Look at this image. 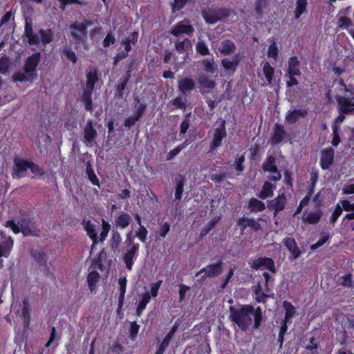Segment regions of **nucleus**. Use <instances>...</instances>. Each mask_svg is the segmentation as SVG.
<instances>
[{
    "label": "nucleus",
    "mask_w": 354,
    "mask_h": 354,
    "mask_svg": "<svg viewBox=\"0 0 354 354\" xmlns=\"http://www.w3.org/2000/svg\"><path fill=\"white\" fill-rule=\"evenodd\" d=\"M116 41L114 35L109 32L106 34V37L103 39L102 45L104 48H108L111 45H113Z\"/></svg>",
    "instance_id": "774afa93"
},
{
    "label": "nucleus",
    "mask_w": 354,
    "mask_h": 354,
    "mask_svg": "<svg viewBox=\"0 0 354 354\" xmlns=\"http://www.w3.org/2000/svg\"><path fill=\"white\" fill-rule=\"evenodd\" d=\"M308 0H297L295 3V10L294 11V17L296 20L299 19L301 16L306 12Z\"/></svg>",
    "instance_id": "4c0bfd02"
},
{
    "label": "nucleus",
    "mask_w": 354,
    "mask_h": 354,
    "mask_svg": "<svg viewBox=\"0 0 354 354\" xmlns=\"http://www.w3.org/2000/svg\"><path fill=\"white\" fill-rule=\"evenodd\" d=\"M353 23L351 19L346 16L340 17L338 19V26L341 29H348V27L352 26Z\"/></svg>",
    "instance_id": "69168bd1"
},
{
    "label": "nucleus",
    "mask_w": 354,
    "mask_h": 354,
    "mask_svg": "<svg viewBox=\"0 0 354 354\" xmlns=\"http://www.w3.org/2000/svg\"><path fill=\"white\" fill-rule=\"evenodd\" d=\"M192 43L189 38H185L183 41H178L175 43V49L179 54L192 50Z\"/></svg>",
    "instance_id": "e433bc0d"
},
{
    "label": "nucleus",
    "mask_w": 354,
    "mask_h": 354,
    "mask_svg": "<svg viewBox=\"0 0 354 354\" xmlns=\"http://www.w3.org/2000/svg\"><path fill=\"white\" fill-rule=\"evenodd\" d=\"M31 257L37 262L39 267L45 268L48 270L47 265L48 256L41 249H32L30 251Z\"/></svg>",
    "instance_id": "4be33fe9"
},
{
    "label": "nucleus",
    "mask_w": 354,
    "mask_h": 354,
    "mask_svg": "<svg viewBox=\"0 0 354 354\" xmlns=\"http://www.w3.org/2000/svg\"><path fill=\"white\" fill-rule=\"evenodd\" d=\"M88 25V21L80 23L75 21L69 26L71 30L70 35L75 40V48L76 50H77L80 44L86 42L87 39V27Z\"/></svg>",
    "instance_id": "39448f33"
},
{
    "label": "nucleus",
    "mask_w": 354,
    "mask_h": 354,
    "mask_svg": "<svg viewBox=\"0 0 354 354\" xmlns=\"http://www.w3.org/2000/svg\"><path fill=\"white\" fill-rule=\"evenodd\" d=\"M251 267L256 270H268L272 273H275L277 272L274 260L272 258L266 257H261L254 259Z\"/></svg>",
    "instance_id": "f8f14e48"
},
{
    "label": "nucleus",
    "mask_w": 354,
    "mask_h": 354,
    "mask_svg": "<svg viewBox=\"0 0 354 354\" xmlns=\"http://www.w3.org/2000/svg\"><path fill=\"white\" fill-rule=\"evenodd\" d=\"M283 245L292 254L294 259H297L301 254L297 243L294 238L286 237L283 241Z\"/></svg>",
    "instance_id": "393cba45"
},
{
    "label": "nucleus",
    "mask_w": 354,
    "mask_h": 354,
    "mask_svg": "<svg viewBox=\"0 0 354 354\" xmlns=\"http://www.w3.org/2000/svg\"><path fill=\"white\" fill-rule=\"evenodd\" d=\"M187 100L185 97H177L172 100V104L177 109L185 110Z\"/></svg>",
    "instance_id": "338daca9"
},
{
    "label": "nucleus",
    "mask_w": 354,
    "mask_h": 354,
    "mask_svg": "<svg viewBox=\"0 0 354 354\" xmlns=\"http://www.w3.org/2000/svg\"><path fill=\"white\" fill-rule=\"evenodd\" d=\"M194 32L193 26L190 24L189 20H183L176 24L171 29L170 33L175 36L178 37L180 35H191Z\"/></svg>",
    "instance_id": "4468645a"
},
{
    "label": "nucleus",
    "mask_w": 354,
    "mask_h": 354,
    "mask_svg": "<svg viewBox=\"0 0 354 354\" xmlns=\"http://www.w3.org/2000/svg\"><path fill=\"white\" fill-rule=\"evenodd\" d=\"M336 101L339 111L343 113H351L354 111V97H346L344 96L337 95Z\"/></svg>",
    "instance_id": "2eb2a0df"
},
{
    "label": "nucleus",
    "mask_w": 354,
    "mask_h": 354,
    "mask_svg": "<svg viewBox=\"0 0 354 354\" xmlns=\"http://www.w3.org/2000/svg\"><path fill=\"white\" fill-rule=\"evenodd\" d=\"M24 36L27 39L29 46H37L39 44L44 47L50 44L54 39V32L52 28H41L38 34L33 31L32 24L30 19L26 18L24 26Z\"/></svg>",
    "instance_id": "f03ea898"
},
{
    "label": "nucleus",
    "mask_w": 354,
    "mask_h": 354,
    "mask_svg": "<svg viewBox=\"0 0 354 354\" xmlns=\"http://www.w3.org/2000/svg\"><path fill=\"white\" fill-rule=\"evenodd\" d=\"M236 224L241 231H243L248 227L252 228L254 232H259L261 230V226L258 221L245 216L239 218Z\"/></svg>",
    "instance_id": "5701e85b"
},
{
    "label": "nucleus",
    "mask_w": 354,
    "mask_h": 354,
    "mask_svg": "<svg viewBox=\"0 0 354 354\" xmlns=\"http://www.w3.org/2000/svg\"><path fill=\"white\" fill-rule=\"evenodd\" d=\"M0 236L3 239L0 242V257H8L14 245V240L11 236H7L2 231L0 232Z\"/></svg>",
    "instance_id": "a211bd4d"
},
{
    "label": "nucleus",
    "mask_w": 354,
    "mask_h": 354,
    "mask_svg": "<svg viewBox=\"0 0 354 354\" xmlns=\"http://www.w3.org/2000/svg\"><path fill=\"white\" fill-rule=\"evenodd\" d=\"M342 208L339 203H338L335 206L334 211L330 217V219H329L330 224H331L333 226H334L335 223L337 222L338 218L342 215Z\"/></svg>",
    "instance_id": "603ef678"
},
{
    "label": "nucleus",
    "mask_w": 354,
    "mask_h": 354,
    "mask_svg": "<svg viewBox=\"0 0 354 354\" xmlns=\"http://www.w3.org/2000/svg\"><path fill=\"white\" fill-rule=\"evenodd\" d=\"M262 169L265 172L273 174L272 176L269 177L270 180L277 182L281 179V173L277 166L276 158L274 156L270 155L267 156L262 164Z\"/></svg>",
    "instance_id": "6e6552de"
},
{
    "label": "nucleus",
    "mask_w": 354,
    "mask_h": 354,
    "mask_svg": "<svg viewBox=\"0 0 354 354\" xmlns=\"http://www.w3.org/2000/svg\"><path fill=\"white\" fill-rule=\"evenodd\" d=\"M148 233V230L144 225H140L138 230L136 231L135 236L142 243H146Z\"/></svg>",
    "instance_id": "5fc2aeb1"
},
{
    "label": "nucleus",
    "mask_w": 354,
    "mask_h": 354,
    "mask_svg": "<svg viewBox=\"0 0 354 354\" xmlns=\"http://www.w3.org/2000/svg\"><path fill=\"white\" fill-rule=\"evenodd\" d=\"M62 59L70 61L73 64H75L77 62V57L74 50H73L70 47L64 48L61 53Z\"/></svg>",
    "instance_id": "58836bf2"
},
{
    "label": "nucleus",
    "mask_w": 354,
    "mask_h": 354,
    "mask_svg": "<svg viewBox=\"0 0 354 354\" xmlns=\"http://www.w3.org/2000/svg\"><path fill=\"white\" fill-rule=\"evenodd\" d=\"M178 326L179 325L177 322H176L172 326L170 330L168 332V333L164 337L162 343L158 346V348L156 352V354H163L165 353L166 348L169 346L170 341L174 337L176 332L177 331Z\"/></svg>",
    "instance_id": "b1692460"
},
{
    "label": "nucleus",
    "mask_w": 354,
    "mask_h": 354,
    "mask_svg": "<svg viewBox=\"0 0 354 354\" xmlns=\"http://www.w3.org/2000/svg\"><path fill=\"white\" fill-rule=\"evenodd\" d=\"M335 150L329 147L320 152L319 165L322 169L328 170L334 163Z\"/></svg>",
    "instance_id": "ddd939ff"
},
{
    "label": "nucleus",
    "mask_w": 354,
    "mask_h": 354,
    "mask_svg": "<svg viewBox=\"0 0 354 354\" xmlns=\"http://www.w3.org/2000/svg\"><path fill=\"white\" fill-rule=\"evenodd\" d=\"M97 131L94 129L93 121L88 120L86 122V127L84 131V138L86 142H91L97 137Z\"/></svg>",
    "instance_id": "cd10ccee"
},
{
    "label": "nucleus",
    "mask_w": 354,
    "mask_h": 354,
    "mask_svg": "<svg viewBox=\"0 0 354 354\" xmlns=\"http://www.w3.org/2000/svg\"><path fill=\"white\" fill-rule=\"evenodd\" d=\"M250 160L255 161L259 158L260 147L257 144H254L250 148Z\"/></svg>",
    "instance_id": "e2e57ef3"
},
{
    "label": "nucleus",
    "mask_w": 354,
    "mask_h": 354,
    "mask_svg": "<svg viewBox=\"0 0 354 354\" xmlns=\"http://www.w3.org/2000/svg\"><path fill=\"white\" fill-rule=\"evenodd\" d=\"M276 188L275 185L270 181L263 183L261 191L257 194V196L261 199H266L273 196V192Z\"/></svg>",
    "instance_id": "c756f323"
},
{
    "label": "nucleus",
    "mask_w": 354,
    "mask_h": 354,
    "mask_svg": "<svg viewBox=\"0 0 354 354\" xmlns=\"http://www.w3.org/2000/svg\"><path fill=\"white\" fill-rule=\"evenodd\" d=\"M86 174L88 176V180L93 185H97L100 187L99 179L95 175V171L93 169L91 162L90 161H87L86 162Z\"/></svg>",
    "instance_id": "a19ab883"
},
{
    "label": "nucleus",
    "mask_w": 354,
    "mask_h": 354,
    "mask_svg": "<svg viewBox=\"0 0 354 354\" xmlns=\"http://www.w3.org/2000/svg\"><path fill=\"white\" fill-rule=\"evenodd\" d=\"M286 74L295 75L297 77L301 75L300 62L297 56H292L288 60V68Z\"/></svg>",
    "instance_id": "a878e982"
},
{
    "label": "nucleus",
    "mask_w": 354,
    "mask_h": 354,
    "mask_svg": "<svg viewBox=\"0 0 354 354\" xmlns=\"http://www.w3.org/2000/svg\"><path fill=\"white\" fill-rule=\"evenodd\" d=\"M41 53L36 52L26 59L23 69L25 73L28 75L30 79L37 78V67L41 62Z\"/></svg>",
    "instance_id": "0eeeda50"
},
{
    "label": "nucleus",
    "mask_w": 354,
    "mask_h": 354,
    "mask_svg": "<svg viewBox=\"0 0 354 354\" xmlns=\"http://www.w3.org/2000/svg\"><path fill=\"white\" fill-rule=\"evenodd\" d=\"M219 220L220 217H215L211 219L208 224L201 230L200 238L205 237L215 227Z\"/></svg>",
    "instance_id": "49530a36"
},
{
    "label": "nucleus",
    "mask_w": 354,
    "mask_h": 354,
    "mask_svg": "<svg viewBox=\"0 0 354 354\" xmlns=\"http://www.w3.org/2000/svg\"><path fill=\"white\" fill-rule=\"evenodd\" d=\"M99 80L97 70L95 67H90L86 73V84L83 88L80 101L87 111L94 109L92 95L95 85Z\"/></svg>",
    "instance_id": "7ed1b4c3"
},
{
    "label": "nucleus",
    "mask_w": 354,
    "mask_h": 354,
    "mask_svg": "<svg viewBox=\"0 0 354 354\" xmlns=\"http://www.w3.org/2000/svg\"><path fill=\"white\" fill-rule=\"evenodd\" d=\"M227 136L225 120H223L215 129L213 139L209 145V151H214L222 145V141Z\"/></svg>",
    "instance_id": "9d476101"
},
{
    "label": "nucleus",
    "mask_w": 354,
    "mask_h": 354,
    "mask_svg": "<svg viewBox=\"0 0 354 354\" xmlns=\"http://www.w3.org/2000/svg\"><path fill=\"white\" fill-rule=\"evenodd\" d=\"M263 72L267 82L269 84L272 83L274 77V70L269 62H266L264 64L263 67Z\"/></svg>",
    "instance_id": "de8ad7c7"
},
{
    "label": "nucleus",
    "mask_w": 354,
    "mask_h": 354,
    "mask_svg": "<svg viewBox=\"0 0 354 354\" xmlns=\"http://www.w3.org/2000/svg\"><path fill=\"white\" fill-rule=\"evenodd\" d=\"M111 227L110 223L104 218H102L101 223V232L100 234V236H98V239L100 241L101 243H103L106 239L107 236L111 230Z\"/></svg>",
    "instance_id": "c03bdc74"
},
{
    "label": "nucleus",
    "mask_w": 354,
    "mask_h": 354,
    "mask_svg": "<svg viewBox=\"0 0 354 354\" xmlns=\"http://www.w3.org/2000/svg\"><path fill=\"white\" fill-rule=\"evenodd\" d=\"M195 0H174L171 4L173 12H176L183 9L188 1L192 2Z\"/></svg>",
    "instance_id": "0e129e2a"
},
{
    "label": "nucleus",
    "mask_w": 354,
    "mask_h": 354,
    "mask_svg": "<svg viewBox=\"0 0 354 354\" xmlns=\"http://www.w3.org/2000/svg\"><path fill=\"white\" fill-rule=\"evenodd\" d=\"M308 111L306 109L290 110L286 115L285 120L287 123L295 124L300 118H305L307 117Z\"/></svg>",
    "instance_id": "412c9836"
},
{
    "label": "nucleus",
    "mask_w": 354,
    "mask_h": 354,
    "mask_svg": "<svg viewBox=\"0 0 354 354\" xmlns=\"http://www.w3.org/2000/svg\"><path fill=\"white\" fill-rule=\"evenodd\" d=\"M287 203V198L284 193L280 194L275 198L270 201L268 203V208L274 211V214L283 210Z\"/></svg>",
    "instance_id": "f3484780"
},
{
    "label": "nucleus",
    "mask_w": 354,
    "mask_h": 354,
    "mask_svg": "<svg viewBox=\"0 0 354 354\" xmlns=\"http://www.w3.org/2000/svg\"><path fill=\"white\" fill-rule=\"evenodd\" d=\"M262 275L265 279V290L266 292H270L272 290L270 286H272L273 283L274 281V278L272 276H271L268 272H263Z\"/></svg>",
    "instance_id": "6e6d98bb"
},
{
    "label": "nucleus",
    "mask_w": 354,
    "mask_h": 354,
    "mask_svg": "<svg viewBox=\"0 0 354 354\" xmlns=\"http://www.w3.org/2000/svg\"><path fill=\"white\" fill-rule=\"evenodd\" d=\"M18 224L20 225L21 232L25 236L39 237L41 234V230L38 228L32 218L28 215H23L19 220Z\"/></svg>",
    "instance_id": "423d86ee"
},
{
    "label": "nucleus",
    "mask_w": 354,
    "mask_h": 354,
    "mask_svg": "<svg viewBox=\"0 0 354 354\" xmlns=\"http://www.w3.org/2000/svg\"><path fill=\"white\" fill-rule=\"evenodd\" d=\"M267 55L268 57L272 58L274 60H277L278 58L279 49L277 43L274 41H272L269 46Z\"/></svg>",
    "instance_id": "bf43d9fd"
},
{
    "label": "nucleus",
    "mask_w": 354,
    "mask_h": 354,
    "mask_svg": "<svg viewBox=\"0 0 354 354\" xmlns=\"http://www.w3.org/2000/svg\"><path fill=\"white\" fill-rule=\"evenodd\" d=\"M127 279L126 277H120L118 279L119 285V299H124L126 293Z\"/></svg>",
    "instance_id": "052dcab7"
},
{
    "label": "nucleus",
    "mask_w": 354,
    "mask_h": 354,
    "mask_svg": "<svg viewBox=\"0 0 354 354\" xmlns=\"http://www.w3.org/2000/svg\"><path fill=\"white\" fill-rule=\"evenodd\" d=\"M187 145V141L176 147L174 149L167 153L166 156L167 160H171L176 156H177L183 149Z\"/></svg>",
    "instance_id": "864d4df0"
},
{
    "label": "nucleus",
    "mask_w": 354,
    "mask_h": 354,
    "mask_svg": "<svg viewBox=\"0 0 354 354\" xmlns=\"http://www.w3.org/2000/svg\"><path fill=\"white\" fill-rule=\"evenodd\" d=\"M202 65L207 73L210 74L216 73V65L213 59L209 60L208 59H205L202 61Z\"/></svg>",
    "instance_id": "3c124183"
},
{
    "label": "nucleus",
    "mask_w": 354,
    "mask_h": 354,
    "mask_svg": "<svg viewBox=\"0 0 354 354\" xmlns=\"http://www.w3.org/2000/svg\"><path fill=\"white\" fill-rule=\"evenodd\" d=\"M198 84L202 89L212 90L216 86L215 81L202 75L198 78Z\"/></svg>",
    "instance_id": "37998d69"
},
{
    "label": "nucleus",
    "mask_w": 354,
    "mask_h": 354,
    "mask_svg": "<svg viewBox=\"0 0 354 354\" xmlns=\"http://www.w3.org/2000/svg\"><path fill=\"white\" fill-rule=\"evenodd\" d=\"M196 88V83L194 80L189 77H185L178 80V90L185 95L190 93Z\"/></svg>",
    "instance_id": "aec40b11"
},
{
    "label": "nucleus",
    "mask_w": 354,
    "mask_h": 354,
    "mask_svg": "<svg viewBox=\"0 0 354 354\" xmlns=\"http://www.w3.org/2000/svg\"><path fill=\"white\" fill-rule=\"evenodd\" d=\"M196 50L198 54L203 56H205L209 54V48L203 41H199L197 42L196 45Z\"/></svg>",
    "instance_id": "680f3d73"
},
{
    "label": "nucleus",
    "mask_w": 354,
    "mask_h": 354,
    "mask_svg": "<svg viewBox=\"0 0 354 354\" xmlns=\"http://www.w3.org/2000/svg\"><path fill=\"white\" fill-rule=\"evenodd\" d=\"M252 290L254 294V299L256 302L259 304H266L267 302L268 298H272L274 297V294H270V292H266L265 290V288L263 290L261 285L259 283L257 285H254L252 287Z\"/></svg>",
    "instance_id": "6ab92c4d"
},
{
    "label": "nucleus",
    "mask_w": 354,
    "mask_h": 354,
    "mask_svg": "<svg viewBox=\"0 0 354 354\" xmlns=\"http://www.w3.org/2000/svg\"><path fill=\"white\" fill-rule=\"evenodd\" d=\"M319 178V173L317 171H313L310 173V185L308 187L307 192L313 194L315 188Z\"/></svg>",
    "instance_id": "8fccbe9b"
},
{
    "label": "nucleus",
    "mask_w": 354,
    "mask_h": 354,
    "mask_svg": "<svg viewBox=\"0 0 354 354\" xmlns=\"http://www.w3.org/2000/svg\"><path fill=\"white\" fill-rule=\"evenodd\" d=\"M81 224L91 241L95 242V238H98L96 232V226L90 220L85 219L82 221Z\"/></svg>",
    "instance_id": "c85d7f7f"
},
{
    "label": "nucleus",
    "mask_w": 354,
    "mask_h": 354,
    "mask_svg": "<svg viewBox=\"0 0 354 354\" xmlns=\"http://www.w3.org/2000/svg\"><path fill=\"white\" fill-rule=\"evenodd\" d=\"M223 264L221 260H219L215 263L209 264L198 271L195 276L198 277L199 274L204 272L205 274L201 277V280H205L206 278L216 277L223 272Z\"/></svg>",
    "instance_id": "1a4fd4ad"
},
{
    "label": "nucleus",
    "mask_w": 354,
    "mask_h": 354,
    "mask_svg": "<svg viewBox=\"0 0 354 354\" xmlns=\"http://www.w3.org/2000/svg\"><path fill=\"white\" fill-rule=\"evenodd\" d=\"M282 306L285 310L284 319L286 322H290L292 318L296 315L295 307L289 301H283Z\"/></svg>",
    "instance_id": "ea45409f"
},
{
    "label": "nucleus",
    "mask_w": 354,
    "mask_h": 354,
    "mask_svg": "<svg viewBox=\"0 0 354 354\" xmlns=\"http://www.w3.org/2000/svg\"><path fill=\"white\" fill-rule=\"evenodd\" d=\"M133 101L135 103L133 115L140 119L147 109V104L143 100L140 99L138 97H134Z\"/></svg>",
    "instance_id": "72a5a7b5"
},
{
    "label": "nucleus",
    "mask_w": 354,
    "mask_h": 354,
    "mask_svg": "<svg viewBox=\"0 0 354 354\" xmlns=\"http://www.w3.org/2000/svg\"><path fill=\"white\" fill-rule=\"evenodd\" d=\"M140 245L138 243L133 244V245L127 250L124 257L123 261L127 270H131L134 259L138 257L139 252Z\"/></svg>",
    "instance_id": "dca6fc26"
},
{
    "label": "nucleus",
    "mask_w": 354,
    "mask_h": 354,
    "mask_svg": "<svg viewBox=\"0 0 354 354\" xmlns=\"http://www.w3.org/2000/svg\"><path fill=\"white\" fill-rule=\"evenodd\" d=\"M131 221V216L127 212H122L115 218V225L121 229L127 228Z\"/></svg>",
    "instance_id": "2f4dec72"
},
{
    "label": "nucleus",
    "mask_w": 354,
    "mask_h": 354,
    "mask_svg": "<svg viewBox=\"0 0 354 354\" xmlns=\"http://www.w3.org/2000/svg\"><path fill=\"white\" fill-rule=\"evenodd\" d=\"M100 278V275L97 271L93 270L88 273L87 276V282L91 292L95 291L97 283Z\"/></svg>",
    "instance_id": "c9c22d12"
},
{
    "label": "nucleus",
    "mask_w": 354,
    "mask_h": 354,
    "mask_svg": "<svg viewBox=\"0 0 354 354\" xmlns=\"http://www.w3.org/2000/svg\"><path fill=\"white\" fill-rule=\"evenodd\" d=\"M248 208L251 212H259L263 211L266 205L263 201L252 197L248 201Z\"/></svg>",
    "instance_id": "f704fd0d"
},
{
    "label": "nucleus",
    "mask_w": 354,
    "mask_h": 354,
    "mask_svg": "<svg viewBox=\"0 0 354 354\" xmlns=\"http://www.w3.org/2000/svg\"><path fill=\"white\" fill-rule=\"evenodd\" d=\"M287 133L284 129V127L279 123H276L273 128V134L271 138L272 143L277 145L281 142L286 137Z\"/></svg>",
    "instance_id": "bb28decb"
},
{
    "label": "nucleus",
    "mask_w": 354,
    "mask_h": 354,
    "mask_svg": "<svg viewBox=\"0 0 354 354\" xmlns=\"http://www.w3.org/2000/svg\"><path fill=\"white\" fill-rule=\"evenodd\" d=\"M122 242V237L118 230L113 229L111 233V237L109 241L111 249L116 253L120 248Z\"/></svg>",
    "instance_id": "7c9ffc66"
},
{
    "label": "nucleus",
    "mask_w": 354,
    "mask_h": 354,
    "mask_svg": "<svg viewBox=\"0 0 354 354\" xmlns=\"http://www.w3.org/2000/svg\"><path fill=\"white\" fill-rule=\"evenodd\" d=\"M59 8L62 10H64L68 5L77 4L80 6H86L87 3L83 0H58Z\"/></svg>",
    "instance_id": "13d9d810"
},
{
    "label": "nucleus",
    "mask_w": 354,
    "mask_h": 354,
    "mask_svg": "<svg viewBox=\"0 0 354 354\" xmlns=\"http://www.w3.org/2000/svg\"><path fill=\"white\" fill-rule=\"evenodd\" d=\"M13 162L12 177L14 178H21L26 176V171L29 169L30 161L26 158L16 157L14 158Z\"/></svg>",
    "instance_id": "9b49d317"
},
{
    "label": "nucleus",
    "mask_w": 354,
    "mask_h": 354,
    "mask_svg": "<svg viewBox=\"0 0 354 354\" xmlns=\"http://www.w3.org/2000/svg\"><path fill=\"white\" fill-rule=\"evenodd\" d=\"M319 240L314 244L310 246L311 250L315 251L321 246L324 245L327 241H329L330 236V234L328 232L322 231L319 234Z\"/></svg>",
    "instance_id": "79ce46f5"
},
{
    "label": "nucleus",
    "mask_w": 354,
    "mask_h": 354,
    "mask_svg": "<svg viewBox=\"0 0 354 354\" xmlns=\"http://www.w3.org/2000/svg\"><path fill=\"white\" fill-rule=\"evenodd\" d=\"M230 319L243 331L248 330L252 324V315L254 317V329H258L263 321V313L260 306L254 308L251 304L240 305L236 308L234 306L230 307Z\"/></svg>",
    "instance_id": "f257e3e1"
},
{
    "label": "nucleus",
    "mask_w": 354,
    "mask_h": 354,
    "mask_svg": "<svg viewBox=\"0 0 354 354\" xmlns=\"http://www.w3.org/2000/svg\"><path fill=\"white\" fill-rule=\"evenodd\" d=\"M236 48V45L232 40L225 39L221 42L218 50L221 54L227 55L235 52Z\"/></svg>",
    "instance_id": "473e14b6"
},
{
    "label": "nucleus",
    "mask_w": 354,
    "mask_h": 354,
    "mask_svg": "<svg viewBox=\"0 0 354 354\" xmlns=\"http://www.w3.org/2000/svg\"><path fill=\"white\" fill-rule=\"evenodd\" d=\"M201 13L207 24H214L229 17L231 15V10L225 8H207L202 10Z\"/></svg>",
    "instance_id": "20e7f679"
},
{
    "label": "nucleus",
    "mask_w": 354,
    "mask_h": 354,
    "mask_svg": "<svg viewBox=\"0 0 354 354\" xmlns=\"http://www.w3.org/2000/svg\"><path fill=\"white\" fill-rule=\"evenodd\" d=\"M322 211L319 209L316 212H310L305 221L308 224L318 223L322 218Z\"/></svg>",
    "instance_id": "a18cd8bd"
},
{
    "label": "nucleus",
    "mask_w": 354,
    "mask_h": 354,
    "mask_svg": "<svg viewBox=\"0 0 354 354\" xmlns=\"http://www.w3.org/2000/svg\"><path fill=\"white\" fill-rule=\"evenodd\" d=\"M176 189H175V199L180 201L182 198V194L183 192V188L185 185V180L181 178L180 180H176Z\"/></svg>",
    "instance_id": "4d7b16f0"
},
{
    "label": "nucleus",
    "mask_w": 354,
    "mask_h": 354,
    "mask_svg": "<svg viewBox=\"0 0 354 354\" xmlns=\"http://www.w3.org/2000/svg\"><path fill=\"white\" fill-rule=\"evenodd\" d=\"M267 6V0H256L255 13L257 19H261L263 17V9Z\"/></svg>",
    "instance_id": "09e8293b"
}]
</instances>
